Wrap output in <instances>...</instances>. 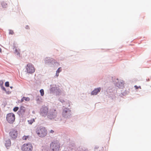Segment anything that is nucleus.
I'll return each mask as SVG.
<instances>
[{
  "label": "nucleus",
  "mask_w": 151,
  "mask_h": 151,
  "mask_svg": "<svg viewBox=\"0 0 151 151\" xmlns=\"http://www.w3.org/2000/svg\"><path fill=\"white\" fill-rule=\"evenodd\" d=\"M14 33V32L13 30H9V35H13Z\"/></svg>",
  "instance_id": "a211bd4d"
},
{
  "label": "nucleus",
  "mask_w": 151,
  "mask_h": 151,
  "mask_svg": "<svg viewBox=\"0 0 151 151\" xmlns=\"http://www.w3.org/2000/svg\"><path fill=\"white\" fill-rule=\"evenodd\" d=\"M29 28V27L28 26H26V29H28Z\"/></svg>",
  "instance_id": "cd10ccee"
},
{
  "label": "nucleus",
  "mask_w": 151,
  "mask_h": 151,
  "mask_svg": "<svg viewBox=\"0 0 151 151\" xmlns=\"http://www.w3.org/2000/svg\"><path fill=\"white\" fill-rule=\"evenodd\" d=\"M26 69L27 72L29 73H32L35 71L34 67L33 65L31 63H28L27 64Z\"/></svg>",
  "instance_id": "423d86ee"
},
{
  "label": "nucleus",
  "mask_w": 151,
  "mask_h": 151,
  "mask_svg": "<svg viewBox=\"0 0 151 151\" xmlns=\"http://www.w3.org/2000/svg\"><path fill=\"white\" fill-rule=\"evenodd\" d=\"M1 52V49L0 48V52Z\"/></svg>",
  "instance_id": "c85d7f7f"
},
{
  "label": "nucleus",
  "mask_w": 151,
  "mask_h": 151,
  "mask_svg": "<svg viewBox=\"0 0 151 151\" xmlns=\"http://www.w3.org/2000/svg\"><path fill=\"white\" fill-rule=\"evenodd\" d=\"M48 109L46 106L42 107L40 109V114L42 116H45L47 114Z\"/></svg>",
  "instance_id": "6e6552de"
},
{
  "label": "nucleus",
  "mask_w": 151,
  "mask_h": 151,
  "mask_svg": "<svg viewBox=\"0 0 151 151\" xmlns=\"http://www.w3.org/2000/svg\"><path fill=\"white\" fill-rule=\"evenodd\" d=\"M84 151H88L87 149H85Z\"/></svg>",
  "instance_id": "c756f323"
},
{
  "label": "nucleus",
  "mask_w": 151,
  "mask_h": 151,
  "mask_svg": "<svg viewBox=\"0 0 151 151\" xmlns=\"http://www.w3.org/2000/svg\"><path fill=\"white\" fill-rule=\"evenodd\" d=\"M1 5L3 7H6L7 5V4L4 1L2 2L1 3Z\"/></svg>",
  "instance_id": "2eb2a0df"
},
{
  "label": "nucleus",
  "mask_w": 151,
  "mask_h": 151,
  "mask_svg": "<svg viewBox=\"0 0 151 151\" xmlns=\"http://www.w3.org/2000/svg\"><path fill=\"white\" fill-rule=\"evenodd\" d=\"M101 90V88L99 87L95 89L93 91L91 92V94L93 95H96Z\"/></svg>",
  "instance_id": "9b49d317"
},
{
  "label": "nucleus",
  "mask_w": 151,
  "mask_h": 151,
  "mask_svg": "<svg viewBox=\"0 0 151 151\" xmlns=\"http://www.w3.org/2000/svg\"><path fill=\"white\" fill-rule=\"evenodd\" d=\"M34 122L35 119H32L30 120H28V123L31 124Z\"/></svg>",
  "instance_id": "4468645a"
},
{
  "label": "nucleus",
  "mask_w": 151,
  "mask_h": 151,
  "mask_svg": "<svg viewBox=\"0 0 151 151\" xmlns=\"http://www.w3.org/2000/svg\"><path fill=\"white\" fill-rule=\"evenodd\" d=\"M11 88H12V86H11L10 87Z\"/></svg>",
  "instance_id": "7c9ffc66"
},
{
  "label": "nucleus",
  "mask_w": 151,
  "mask_h": 151,
  "mask_svg": "<svg viewBox=\"0 0 151 151\" xmlns=\"http://www.w3.org/2000/svg\"><path fill=\"white\" fill-rule=\"evenodd\" d=\"M57 114L55 110H51L48 114L47 117L50 119H52L56 117Z\"/></svg>",
  "instance_id": "39448f33"
},
{
  "label": "nucleus",
  "mask_w": 151,
  "mask_h": 151,
  "mask_svg": "<svg viewBox=\"0 0 151 151\" xmlns=\"http://www.w3.org/2000/svg\"><path fill=\"white\" fill-rule=\"evenodd\" d=\"M70 113V112L68 109L67 110H64L63 112V116L65 117H68L71 114Z\"/></svg>",
  "instance_id": "9d476101"
},
{
  "label": "nucleus",
  "mask_w": 151,
  "mask_h": 151,
  "mask_svg": "<svg viewBox=\"0 0 151 151\" xmlns=\"http://www.w3.org/2000/svg\"><path fill=\"white\" fill-rule=\"evenodd\" d=\"M10 137L13 139H15L17 137L18 132L16 129H12L9 133Z\"/></svg>",
  "instance_id": "0eeeda50"
},
{
  "label": "nucleus",
  "mask_w": 151,
  "mask_h": 151,
  "mask_svg": "<svg viewBox=\"0 0 151 151\" xmlns=\"http://www.w3.org/2000/svg\"><path fill=\"white\" fill-rule=\"evenodd\" d=\"M21 149L22 151H31L32 150L33 147L31 143H26L22 145Z\"/></svg>",
  "instance_id": "f03ea898"
},
{
  "label": "nucleus",
  "mask_w": 151,
  "mask_h": 151,
  "mask_svg": "<svg viewBox=\"0 0 151 151\" xmlns=\"http://www.w3.org/2000/svg\"><path fill=\"white\" fill-rule=\"evenodd\" d=\"M54 132V131H53V130H50V133H53Z\"/></svg>",
  "instance_id": "bb28decb"
},
{
  "label": "nucleus",
  "mask_w": 151,
  "mask_h": 151,
  "mask_svg": "<svg viewBox=\"0 0 151 151\" xmlns=\"http://www.w3.org/2000/svg\"><path fill=\"white\" fill-rule=\"evenodd\" d=\"M26 111L25 108L23 106H21L18 112V113L20 116H22L24 114Z\"/></svg>",
  "instance_id": "1a4fd4ad"
},
{
  "label": "nucleus",
  "mask_w": 151,
  "mask_h": 151,
  "mask_svg": "<svg viewBox=\"0 0 151 151\" xmlns=\"http://www.w3.org/2000/svg\"><path fill=\"white\" fill-rule=\"evenodd\" d=\"M134 87L136 89H138V88H141V87L139 86V87L137 86H135Z\"/></svg>",
  "instance_id": "4be33fe9"
},
{
  "label": "nucleus",
  "mask_w": 151,
  "mask_h": 151,
  "mask_svg": "<svg viewBox=\"0 0 151 151\" xmlns=\"http://www.w3.org/2000/svg\"><path fill=\"white\" fill-rule=\"evenodd\" d=\"M57 70H58L59 71V73L61 71L62 69H61V68L60 67Z\"/></svg>",
  "instance_id": "5701e85b"
},
{
  "label": "nucleus",
  "mask_w": 151,
  "mask_h": 151,
  "mask_svg": "<svg viewBox=\"0 0 151 151\" xmlns=\"http://www.w3.org/2000/svg\"><path fill=\"white\" fill-rule=\"evenodd\" d=\"M40 92L41 96H42L44 95V91L42 89L40 90Z\"/></svg>",
  "instance_id": "dca6fc26"
},
{
  "label": "nucleus",
  "mask_w": 151,
  "mask_h": 151,
  "mask_svg": "<svg viewBox=\"0 0 151 151\" xmlns=\"http://www.w3.org/2000/svg\"><path fill=\"white\" fill-rule=\"evenodd\" d=\"M11 144V141L9 139H8L6 141L5 145L7 147H9Z\"/></svg>",
  "instance_id": "f8f14e48"
},
{
  "label": "nucleus",
  "mask_w": 151,
  "mask_h": 151,
  "mask_svg": "<svg viewBox=\"0 0 151 151\" xmlns=\"http://www.w3.org/2000/svg\"><path fill=\"white\" fill-rule=\"evenodd\" d=\"M24 100L26 101H29L30 100V98L29 97H23Z\"/></svg>",
  "instance_id": "f3484780"
},
{
  "label": "nucleus",
  "mask_w": 151,
  "mask_h": 151,
  "mask_svg": "<svg viewBox=\"0 0 151 151\" xmlns=\"http://www.w3.org/2000/svg\"><path fill=\"white\" fill-rule=\"evenodd\" d=\"M6 119L7 122L11 124H13L14 122L15 117V114L12 113L8 114L6 117Z\"/></svg>",
  "instance_id": "7ed1b4c3"
},
{
  "label": "nucleus",
  "mask_w": 151,
  "mask_h": 151,
  "mask_svg": "<svg viewBox=\"0 0 151 151\" xmlns=\"http://www.w3.org/2000/svg\"><path fill=\"white\" fill-rule=\"evenodd\" d=\"M19 109V108L17 107H14L13 109V111H14L16 112L18 111Z\"/></svg>",
  "instance_id": "6ab92c4d"
},
{
  "label": "nucleus",
  "mask_w": 151,
  "mask_h": 151,
  "mask_svg": "<svg viewBox=\"0 0 151 151\" xmlns=\"http://www.w3.org/2000/svg\"><path fill=\"white\" fill-rule=\"evenodd\" d=\"M50 146L51 149L53 151H58L60 147L59 142L57 141L52 142L50 144Z\"/></svg>",
  "instance_id": "20e7f679"
},
{
  "label": "nucleus",
  "mask_w": 151,
  "mask_h": 151,
  "mask_svg": "<svg viewBox=\"0 0 151 151\" xmlns=\"http://www.w3.org/2000/svg\"><path fill=\"white\" fill-rule=\"evenodd\" d=\"M1 88H2V89L3 90H4V91H6V88H5L4 87H3V86H1Z\"/></svg>",
  "instance_id": "393cba45"
},
{
  "label": "nucleus",
  "mask_w": 151,
  "mask_h": 151,
  "mask_svg": "<svg viewBox=\"0 0 151 151\" xmlns=\"http://www.w3.org/2000/svg\"><path fill=\"white\" fill-rule=\"evenodd\" d=\"M5 86L6 87H9V82L7 81V82H5Z\"/></svg>",
  "instance_id": "aec40b11"
},
{
  "label": "nucleus",
  "mask_w": 151,
  "mask_h": 151,
  "mask_svg": "<svg viewBox=\"0 0 151 151\" xmlns=\"http://www.w3.org/2000/svg\"><path fill=\"white\" fill-rule=\"evenodd\" d=\"M3 82L2 81H0V86L1 87L3 86Z\"/></svg>",
  "instance_id": "412c9836"
},
{
  "label": "nucleus",
  "mask_w": 151,
  "mask_h": 151,
  "mask_svg": "<svg viewBox=\"0 0 151 151\" xmlns=\"http://www.w3.org/2000/svg\"><path fill=\"white\" fill-rule=\"evenodd\" d=\"M31 138V136L29 135L28 136H24L22 138V139L23 140H29Z\"/></svg>",
  "instance_id": "ddd939ff"
},
{
  "label": "nucleus",
  "mask_w": 151,
  "mask_h": 151,
  "mask_svg": "<svg viewBox=\"0 0 151 151\" xmlns=\"http://www.w3.org/2000/svg\"><path fill=\"white\" fill-rule=\"evenodd\" d=\"M36 132L39 136L43 137L46 136L47 131L45 127H40L37 129Z\"/></svg>",
  "instance_id": "f257e3e1"
},
{
  "label": "nucleus",
  "mask_w": 151,
  "mask_h": 151,
  "mask_svg": "<svg viewBox=\"0 0 151 151\" xmlns=\"http://www.w3.org/2000/svg\"><path fill=\"white\" fill-rule=\"evenodd\" d=\"M59 76V71L58 70H57L56 73V76L57 77L58 76Z\"/></svg>",
  "instance_id": "b1692460"
},
{
  "label": "nucleus",
  "mask_w": 151,
  "mask_h": 151,
  "mask_svg": "<svg viewBox=\"0 0 151 151\" xmlns=\"http://www.w3.org/2000/svg\"><path fill=\"white\" fill-rule=\"evenodd\" d=\"M24 100L23 97L21 100V102H22L24 101Z\"/></svg>",
  "instance_id": "a878e982"
}]
</instances>
